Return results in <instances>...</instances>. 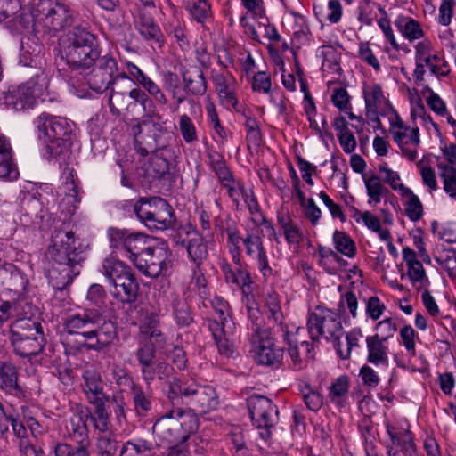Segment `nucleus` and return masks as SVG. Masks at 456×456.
I'll list each match as a JSON object with an SVG mask.
<instances>
[{
  "instance_id": "63",
  "label": "nucleus",
  "mask_w": 456,
  "mask_h": 456,
  "mask_svg": "<svg viewBox=\"0 0 456 456\" xmlns=\"http://www.w3.org/2000/svg\"><path fill=\"white\" fill-rule=\"evenodd\" d=\"M423 184L432 193L438 189L435 170L428 165H418Z\"/></svg>"
},
{
  "instance_id": "54",
  "label": "nucleus",
  "mask_w": 456,
  "mask_h": 456,
  "mask_svg": "<svg viewBox=\"0 0 456 456\" xmlns=\"http://www.w3.org/2000/svg\"><path fill=\"white\" fill-rule=\"evenodd\" d=\"M178 126L185 142L192 143L198 141L196 126L188 115L183 114L179 117Z\"/></svg>"
},
{
  "instance_id": "23",
  "label": "nucleus",
  "mask_w": 456,
  "mask_h": 456,
  "mask_svg": "<svg viewBox=\"0 0 456 456\" xmlns=\"http://www.w3.org/2000/svg\"><path fill=\"white\" fill-rule=\"evenodd\" d=\"M83 392L91 405L107 403L109 396L104 392V383L101 373L94 368H87L83 371Z\"/></svg>"
},
{
  "instance_id": "59",
  "label": "nucleus",
  "mask_w": 456,
  "mask_h": 456,
  "mask_svg": "<svg viewBox=\"0 0 456 456\" xmlns=\"http://www.w3.org/2000/svg\"><path fill=\"white\" fill-rule=\"evenodd\" d=\"M251 87L254 92L260 94H270L272 90L270 74L265 71L256 72L252 77Z\"/></svg>"
},
{
  "instance_id": "7",
  "label": "nucleus",
  "mask_w": 456,
  "mask_h": 456,
  "mask_svg": "<svg viewBox=\"0 0 456 456\" xmlns=\"http://www.w3.org/2000/svg\"><path fill=\"white\" fill-rule=\"evenodd\" d=\"M102 273L112 285L111 294L123 302H134L138 295L139 284L131 269L114 256L103 260Z\"/></svg>"
},
{
  "instance_id": "40",
  "label": "nucleus",
  "mask_w": 456,
  "mask_h": 456,
  "mask_svg": "<svg viewBox=\"0 0 456 456\" xmlns=\"http://www.w3.org/2000/svg\"><path fill=\"white\" fill-rule=\"evenodd\" d=\"M437 169L443 182L444 191L453 199H456V168L437 159Z\"/></svg>"
},
{
  "instance_id": "8",
  "label": "nucleus",
  "mask_w": 456,
  "mask_h": 456,
  "mask_svg": "<svg viewBox=\"0 0 456 456\" xmlns=\"http://www.w3.org/2000/svg\"><path fill=\"white\" fill-rule=\"evenodd\" d=\"M49 82L50 75L42 71L26 83L10 90L4 97V104L16 111L32 109L37 99L45 100Z\"/></svg>"
},
{
  "instance_id": "31",
  "label": "nucleus",
  "mask_w": 456,
  "mask_h": 456,
  "mask_svg": "<svg viewBox=\"0 0 456 456\" xmlns=\"http://www.w3.org/2000/svg\"><path fill=\"white\" fill-rule=\"evenodd\" d=\"M362 182L368 197L367 203L370 207L378 206L382 199L388 193L379 176L372 172L362 175Z\"/></svg>"
},
{
  "instance_id": "21",
  "label": "nucleus",
  "mask_w": 456,
  "mask_h": 456,
  "mask_svg": "<svg viewBox=\"0 0 456 456\" xmlns=\"http://www.w3.org/2000/svg\"><path fill=\"white\" fill-rule=\"evenodd\" d=\"M362 94L368 112L388 118L397 111L393 107L381 85L378 83H365L362 86Z\"/></svg>"
},
{
  "instance_id": "11",
  "label": "nucleus",
  "mask_w": 456,
  "mask_h": 456,
  "mask_svg": "<svg viewBox=\"0 0 456 456\" xmlns=\"http://www.w3.org/2000/svg\"><path fill=\"white\" fill-rule=\"evenodd\" d=\"M266 224L263 215L252 216L245 224L246 234L243 238V245L246 254L255 261L264 277L272 274L266 250L263 244V229L261 224Z\"/></svg>"
},
{
  "instance_id": "12",
  "label": "nucleus",
  "mask_w": 456,
  "mask_h": 456,
  "mask_svg": "<svg viewBox=\"0 0 456 456\" xmlns=\"http://www.w3.org/2000/svg\"><path fill=\"white\" fill-rule=\"evenodd\" d=\"M138 219L150 229L165 230L173 223V212L161 198L141 199L134 207Z\"/></svg>"
},
{
  "instance_id": "34",
  "label": "nucleus",
  "mask_w": 456,
  "mask_h": 456,
  "mask_svg": "<svg viewBox=\"0 0 456 456\" xmlns=\"http://www.w3.org/2000/svg\"><path fill=\"white\" fill-rule=\"evenodd\" d=\"M404 208L405 215L412 222L420 220L424 215V207L418 195L409 188L399 195Z\"/></svg>"
},
{
  "instance_id": "16",
  "label": "nucleus",
  "mask_w": 456,
  "mask_h": 456,
  "mask_svg": "<svg viewBox=\"0 0 456 456\" xmlns=\"http://www.w3.org/2000/svg\"><path fill=\"white\" fill-rule=\"evenodd\" d=\"M171 251L167 242L160 240L148 247L134 258V266L143 274L157 277L167 271L170 264Z\"/></svg>"
},
{
  "instance_id": "55",
  "label": "nucleus",
  "mask_w": 456,
  "mask_h": 456,
  "mask_svg": "<svg viewBox=\"0 0 456 456\" xmlns=\"http://www.w3.org/2000/svg\"><path fill=\"white\" fill-rule=\"evenodd\" d=\"M264 305L267 308L268 317L273 319L274 322H280L282 314L278 294L274 291H268L264 294Z\"/></svg>"
},
{
  "instance_id": "51",
  "label": "nucleus",
  "mask_w": 456,
  "mask_h": 456,
  "mask_svg": "<svg viewBox=\"0 0 456 456\" xmlns=\"http://www.w3.org/2000/svg\"><path fill=\"white\" fill-rule=\"evenodd\" d=\"M107 403L99 405H92L94 407V413L91 415L92 421L95 429L102 433H105L110 429V413L106 407Z\"/></svg>"
},
{
  "instance_id": "43",
  "label": "nucleus",
  "mask_w": 456,
  "mask_h": 456,
  "mask_svg": "<svg viewBox=\"0 0 456 456\" xmlns=\"http://www.w3.org/2000/svg\"><path fill=\"white\" fill-rule=\"evenodd\" d=\"M222 271L226 282L238 288L244 289L253 282L251 275L247 270L241 268L233 270L229 264H224L222 265Z\"/></svg>"
},
{
  "instance_id": "9",
  "label": "nucleus",
  "mask_w": 456,
  "mask_h": 456,
  "mask_svg": "<svg viewBox=\"0 0 456 456\" xmlns=\"http://www.w3.org/2000/svg\"><path fill=\"white\" fill-rule=\"evenodd\" d=\"M14 351L22 357L38 354L44 347V337L40 323L30 318L17 320L11 330Z\"/></svg>"
},
{
  "instance_id": "45",
  "label": "nucleus",
  "mask_w": 456,
  "mask_h": 456,
  "mask_svg": "<svg viewBox=\"0 0 456 456\" xmlns=\"http://www.w3.org/2000/svg\"><path fill=\"white\" fill-rule=\"evenodd\" d=\"M350 387V379L347 375L338 376L330 385L329 398L336 404H342L345 401Z\"/></svg>"
},
{
  "instance_id": "61",
  "label": "nucleus",
  "mask_w": 456,
  "mask_h": 456,
  "mask_svg": "<svg viewBox=\"0 0 456 456\" xmlns=\"http://www.w3.org/2000/svg\"><path fill=\"white\" fill-rule=\"evenodd\" d=\"M338 306L341 314H346L348 313L353 318H356L358 300L353 292H346L342 295Z\"/></svg>"
},
{
  "instance_id": "14",
  "label": "nucleus",
  "mask_w": 456,
  "mask_h": 456,
  "mask_svg": "<svg viewBox=\"0 0 456 456\" xmlns=\"http://www.w3.org/2000/svg\"><path fill=\"white\" fill-rule=\"evenodd\" d=\"M307 329L313 340L320 337L337 339L342 330V323L337 313L318 305L309 313Z\"/></svg>"
},
{
  "instance_id": "27",
  "label": "nucleus",
  "mask_w": 456,
  "mask_h": 456,
  "mask_svg": "<svg viewBox=\"0 0 456 456\" xmlns=\"http://www.w3.org/2000/svg\"><path fill=\"white\" fill-rule=\"evenodd\" d=\"M68 432L78 444L76 449L71 447V456H89L87 447L89 438L87 427L80 414H75L71 417L69 425L67 426Z\"/></svg>"
},
{
  "instance_id": "36",
  "label": "nucleus",
  "mask_w": 456,
  "mask_h": 456,
  "mask_svg": "<svg viewBox=\"0 0 456 456\" xmlns=\"http://www.w3.org/2000/svg\"><path fill=\"white\" fill-rule=\"evenodd\" d=\"M321 55L322 56V69L327 74H340V49L332 45H323L321 48Z\"/></svg>"
},
{
  "instance_id": "38",
  "label": "nucleus",
  "mask_w": 456,
  "mask_h": 456,
  "mask_svg": "<svg viewBox=\"0 0 456 456\" xmlns=\"http://www.w3.org/2000/svg\"><path fill=\"white\" fill-rule=\"evenodd\" d=\"M362 338L363 332L360 327H354L346 332V346H343L340 342L336 344V350L339 357L342 359H348L353 350L359 349L361 347V341Z\"/></svg>"
},
{
  "instance_id": "53",
  "label": "nucleus",
  "mask_w": 456,
  "mask_h": 456,
  "mask_svg": "<svg viewBox=\"0 0 456 456\" xmlns=\"http://www.w3.org/2000/svg\"><path fill=\"white\" fill-rule=\"evenodd\" d=\"M351 217L355 223L363 224L372 232L379 230V224H381L379 218L370 211H360L356 208H352Z\"/></svg>"
},
{
  "instance_id": "26",
  "label": "nucleus",
  "mask_w": 456,
  "mask_h": 456,
  "mask_svg": "<svg viewBox=\"0 0 456 456\" xmlns=\"http://www.w3.org/2000/svg\"><path fill=\"white\" fill-rule=\"evenodd\" d=\"M58 196H66L68 204L76 205L81 200L80 189L77 177L73 167L69 165L61 164L60 185L58 187Z\"/></svg>"
},
{
  "instance_id": "33",
  "label": "nucleus",
  "mask_w": 456,
  "mask_h": 456,
  "mask_svg": "<svg viewBox=\"0 0 456 456\" xmlns=\"http://www.w3.org/2000/svg\"><path fill=\"white\" fill-rule=\"evenodd\" d=\"M318 264L329 274L334 275L344 266L346 261L332 248L320 246L317 251Z\"/></svg>"
},
{
  "instance_id": "18",
  "label": "nucleus",
  "mask_w": 456,
  "mask_h": 456,
  "mask_svg": "<svg viewBox=\"0 0 456 456\" xmlns=\"http://www.w3.org/2000/svg\"><path fill=\"white\" fill-rule=\"evenodd\" d=\"M33 16L38 24L53 28H64L72 26V16L66 5L58 0H38L33 11Z\"/></svg>"
},
{
  "instance_id": "2",
  "label": "nucleus",
  "mask_w": 456,
  "mask_h": 456,
  "mask_svg": "<svg viewBox=\"0 0 456 456\" xmlns=\"http://www.w3.org/2000/svg\"><path fill=\"white\" fill-rule=\"evenodd\" d=\"M82 253V245L73 232H54L46 253L53 262L47 276L53 288L63 289L79 274Z\"/></svg>"
},
{
  "instance_id": "58",
  "label": "nucleus",
  "mask_w": 456,
  "mask_h": 456,
  "mask_svg": "<svg viewBox=\"0 0 456 456\" xmlns=\"http://www.w3.org/2000/svg\"><path fill=\"white\" fill-rule=\"evenodd\" d=\"M110 77L107 72L102 69L94 70L88 78L89 86L97 93L106 90L110 85Z\"/></svg>"
},
{
  "instance_id": "19",
  "label": "nucleus",
  "mask_w": 456,
  "mask_h": 456,
  "mask_svg": "<svg viewBox=\"0 0 456 456\" xmlns=\"http://www.w3.org/2000/svg\"><path fill=\"white\" fill-rule=\"evenodd\" d=\"M219 179L223 186L227 190L229 197L240 208L242 202L248 208L252 216L262 215L259 212L258 203L251 188H246L240 180H236L228 170L221 167Z\"/></svg>"
},
{
  "instance_id": "30",
  "label": "nucleus",
  "mask_w": 456,
  "mask_h": 456,
  "mask_svg": "<svg viewBox=\"0 0 456 456\" xmlns=\"http://www.w3.org/2000/svg\"><path fill=\"white\" fill-rule=\"evenodd\" d=\"M210 304L216 314V317L213 321L216 320L222 330L228 335H234L236 330L235 322L231 316L230 305L223 297L215 296L211 300Z\"/></svg>"
},
{
  "instance_id": "64",
  "label": "nucleus",
  "mask_w": 456,
  "mask_h": 456,
  "mask_svg": "<svg viewBox=\"0 0 456 456\" xmlns=\"http://www.w3.org/2000/svg\"><path fill=\"white\" fill-rule=\"evenodd\" d=\"M302 208L305 217L312 224V225H318L322 217V210L316 205L314 200L312 198L307 199V201L303 203Z\"/></svg>"
},
{
  "instance_id": "13",
  "label": "nucleus",
  "mask_w": 456,
  "mask_h": 456,
  "mask_svg": "<svg viewBox=\"0 0 456 456\" xmlns=\"http://www.w3.org/2000/svg\"><path fill=\"white\" fill-rule=\"evenodd\" d=\"M252 329L249 343L250 354L254 360L261 365L279 364L283 357V350L275 345L271 331L255 325Z\"/></svg>"
},
{
  "instance_id": "25",
  "label": "nucleus",
  "mask_w": 456,
  "mask_h": 456,
  "mask_svg": "<svg viewBox=\"0 0 456 456\" xmlns=\"http://www.w3.org/2000/svg\"><path fill=\"white\" fill-rule=\"evenodd\" d=\"M367 362L378 368H387L389 365V347L379 336L369 335L365 338Z\"/></svg>"
},
{
  "instance_id": "17",
  "label": "nucleus",
  "mask_w": 456,
  "mask_h": 456,
  "mask_svg": "<svg viewBox=\"0 0 456 456\" xmlns=\"http://www.w3.org/2000/svg\"><path fill=\"white\" fill-rule=\"evenodd\" d=\"M248 410L254 425L259 430L260 437L267 441L271 428L277 422L278 411L270 399L262 395H252L248 399Z\"/></svg>"
},
{
  "instance_id": "48",
  "label": "nucleus",
  "mask_w": 456,
  "mask_h": 456,
  "mask_svg": "<svg viewBox=\"0 0 456 456\" xmlns=\"http://www.w3.org/2000/svg\"><path fill=\"white\" fill-rule=\"evenodd\" d=\"M0 387L9 393L19 390L17 370L12 363H4L0 368Z\"/></svg>"
},
{
  "instance_id": "3",
  "label": "nucleus",
  "mask_w": 456,
  "mask_h": 456,
  "mask_svg": "<svg viewBox=\"0 0 456 456\" xmlns=\"http://www.w3.org/2000/svg\"><path fill=\"white\" fill-rule=\"evenodd\" d=\"M69 333L80 334L91 341L89 347L101 350L110 346L117 338L116 328L96 310L69 315L64 323Z\"/></svg>"
},
{
  "instance_id": "35",
  "label": "nucleus",
  "mask_w": 456,
  "mask_h": 456,
  "mask_svg": "<svg viewBox=\"0 0 456 456\" xmlns=\"http://www.w3.org/2000/svg\"><path fill=\"white\" fill-rule=\"evenodd\" d=\"M410 115L412 123L417 125L419 123L429 133H431L432 130L436 134L439 133L436 124L433 121L431 116L427 113L424 104L419 98L411 100Z\"/></svg>"
},
{
  "instance_id": "49",
  "label": "nucleus",
  "mask_w": 456,
  "mask_h": 456,
  "mask_svg": "<svg viewBox=\"0 0 456 456\" xmlns=\"http://www.w3.org/2000/svg\"><path fill=\"white\" fill-rule=\"evenodd\" d=\"M426 67L429 69L431 74L437 77H446L450 72V67L444 55L436 53L428 55L427 60L423 61V69H426Z\"/></svg>"
},
{
  "instance_id": "52",
  "label": "nucleus",
  "mask_w": 456,
  "mask_h": 456,
  "mask_svg": "<svg viewBox=\"0 0 456 456\" xmlns=\"http://www.w3.org/2000/svg\"><path fill=\"white\" fill-rule=\"evenodd\" d=\"M156 126L151 121H143L140 125H138L136 127L134 128V133L135 136V142L137 143H143L147 148H143L142 150V154L145 155L149 152V151H153L158 147L157 142L155 139H152V142L150 140H147L143 136H141L140 134L143 132H150L152 129H155Z\"/></svg>"
},
{
  "instance_id": "28",
  "label": "nucleus",
  "mask_w": 456,
  "mask_h": 456,
  "mask_svg": "<svg viewBox=\"0 0 456 456\" xmlns=\"http://www.w3.org/2000/svg\"><path fill=\"white\" fill-rule=\"evenodd\" d=\"M37 32V30H27L20 39V60L24 66H30L43 50Z\"/></svg>"
},
{
  "instance_id": "44",
  "label": "nucleus",
  "mask_w": 456,
  "mask_h": 456,
  "mask_svg": "<svg viewBox=\"0 0 456 456\" xmlns=\"http://www.w3.org/2000/svg\"><path fill=\"white\" fill-rule=\"evenodd\" d=\"M379 171L382 176L381 180L387 183L390 189L401 195L409 189L401 178L399 173L390 168L387 163L379 166Z\"/></svg>"
},
{
  "instance_id": "60",
  "label": "nucleus",
  "mask_w": 456,
  "mask_h": 456,
  "mask_svg": "<svg viewBox=\"0 0 456 456\" xmlns=\"http://www.w3.org/2000/svg\"><path fill=\"white\" fill-rule=\"evenodd\" d=\"M228 243H229V251L232 256V260L240 265V243H243V238L239 233L238 231L234 229H228Z\"/></svg>"
},
{
  "instance_id": "42",
  "label": "nucleus",
  "mask_w": 456,
  "mask_h": 456,
  "mask_svg": "<svg viewBox=\"0 0 456 456\" xmlns=\"http://www.w3.org/2000/svg\"><path fill=\"white\" fill-rule=\"evenodd\" d=\"M187 253L191 261L199 267L208 256V249L204 239L199 233H194L186 246Z\"/></svg>"
},
{
  "instance_id": "41",
  "label": "nucleus",
  "mask_w": 456,
  "mask_h": 456,
  "mask_svg": "<svg viewBox=\"0 0 456 456\" xmlns=\"http://www.w3.org/2000/svg\"><path fill=\"white\" fill-rule=\"evenodd\" d=\"M435 260L439 268L444 271L451 279L456 278V249L444 248L437 250Z\"/></svg>"
},
{
  "instance_id": "50",
  "label": "nucleus",
  "mask_w": 456,
  "mask_h": 456,
  "mask_svg": "<svg viewBox=\"0 0 456 456\" xmlns=\"http://www.w3.org/2000/svg\"><path fill=\"white\" fill-rule=\"evenodd\" d=\"M299 387L306 407L313 411H317L323 403L322 395L308 383H302Z\"/></svg>"
},
{
  "instance_id": "39",
  "label": "nucleus",
  "mask_w": 456,
  "mask_h": 456,
  "mask_svg": "<svg viewBox=\"0 0 456 456\" xmlns=\"http://www.w3.org/2000/svg\"><path fill=\"white\" fill-rule=\"evenodd\" d=\"M332 244L335 252L346 257L353 258L356 255V245L354 240L345 232L336 230L332 234Z\"/></svg>"
},
{
  "instance_id": "29",
  "label": "nucleus",
  "mask_w": 456,
  "mask_h": 456,
  "mask_svg": "<svg viewBox=\"0 0 456 456\" xmlns=\"http://www.w3.org/2000/svg\"><path fill=\"white\" fill-rule=\"evenodd\" d=\"M18 176V169L12 161L11 143L0 132V178L15 180Z\"/></svg>"
},
{
  "instance_id": "46",
  "label": "nucleus",
  "mask_w": 456,
  "mask_h": 456,
  "mask_svg": "<svg viewBox=\"0 0 456 456\" xmlns=\"http://www.w3.org/2000/svg\"><path fill=\"white\" fill-rule=\"evenodd\" d=\"M205 109L210 126L215 132L214 139L218 142H225L227 140V133L221 125L214 102L208 96L206 99Z\"/></svg>"
},
{
  "instance_id": "56",
  "label": "nucleus",
  "mask_w": 456,
  "mask_h": 456,
  "mask_svg": "<svg viewBox=\"0 0 456 456\" xmlns=\"http://www.w3.org/2000/svg\"><path fill=\"white\" fill-rule=\"evenodd\" d=\"M188 11L199 23L203 24L210 17V6L207 0L193 1L188 5Z\"/></svg>"
},
{
  "instance_id": "47",
  "label": "nucleus",
  "mask_w": 456,
  "mask_h": 456,
  "mask_svg": "<svg viewBox=\"0 0 456 456\" xmlns=\"http://www.w3.org/2000/svg\"><path fill=\"white\" fill-rule=\"evenodd\" d=\"M415 49L416 68L414 77L418 81H422L426 74V69H423V61H426L427 57L434 53L432 52L431 43L428 40L419 42L415 45Z\"/></svg>"
},
{
  "instance_id": "57",
  "label": "nucleus",
  "mask_w": 456,
  "mask_h": 456,
  "mask_svg": "<svg viewBox=\"0 0 456 456\" xmlns=\"http://www.w3.org/2000/svg\"><path fill=\"white\" fill-rule=\"evenodd\" d=\"M168 170L169 165L167 160L159 155L151 157L146 167L147 174L152 177H161Z\"/></svg>"
},
{
  "instance_id": "10",
  "label": "nucleus",
  "mask_w": 456,
  "mask_h": 456,
  "mask_svg": "<svg viewBox=\"0 0 456 456\" xmlns=\"http://www.w3.org/2000/svg\"><path fill=\"white\" fill-rule=\"evenodd\" d=\"M388 132L394 142L399 148L402 156L409 161H414L419 157V148L421 142L419 128L417 124H406L396 111L387 118Z\"/></svg>"
},
{
  "instance_id": "5",
  "label": "nucleus",
  "mask_w": 456,
  "mask_h": 456,
  "mask_svg": "<svg viewBox=\"0 0 456 456\" xmlns=\"http://www.w3.org/2000/svg\"><path fill=\"white\" fill-rule=\"evenodd\" d=\"M140 341L136 350V358L142 367V374L147 383L156 377L154 344L162 341V334L158 329V319L147 309L139 312Z\"/></svg>"
},
{
  "instance_id": "22",
  "label": "nucleus",
  "mask_w": 456,
  "mask_h": 456,
  "mask_svg": "<svg viewBox=\"0 0 456 456\" xmlns=\"http://www.w3.org/2000/svg\"><path fill=\"white\" fill-rule=\"evenodd\" d=\"M213 82L221 104L227 110L240 111L235 77L229 72L218 73L214 76Z\"/></svg>"
},
{
  "instance_id": "37",
  "label": "nucleus",
  "mask_w": 456,
  "mask_h": 456,
  "mask_svg": "<svg viewBox=\"0 0 456 456\" xmlns=\"http://www.w3.org/2000/svg\"><path fill=\"white\" fill-rule=\"evenodd\" d=\"M209 330L216 340L219 353L228 357H233L235 350L234 345L231 339L232 335L225 334L222 330V328H220V324L216 320L209 322Z\"/></svg>"
},
{
  "instance_id": "6",
  "label": "nucleus",
  "mask_w": 456,
  "mask_h": 456,
  "mask_svg": "<svg viewBox=\"0 0 456 456\" xmlns=\"http://www.w3.org/2000/svg\"><path fill=\"white\" fill-rule=\"evenodd\" d=\"M38 139L45 145L49 153L54 157L65 159L69 152V135L71 125L61 117L42 113L34 121Z\"/></svg>"
},
{
  "instance_id": "1",
  "label": "nucleus",
  "mask_w": 456,
  "mask_h": 456,
  "mask_svg": "<svg viewBox=\"0 0 456 456\" xmlns=\"http://www.w3.org/2000/svg\"><path fill=\"white\" fill-rule=\"evenodd\" d=\"M168 397L171 401L181 397L184 403L192 405L194 410L175 407L156 420L153 433L167 444L185 442L197 431L199 419L194 411L208 413L218 405L214 387L194 382L189 384L178 379L170 383Z\"/></svg>"
},
{
  "instance_id": "24",
  "label": "nucleus",
  "mask_w": 456,
  "mask_h": 456,
  "mask_svg": "<svg viewBox=\"0 0 456 456\" xmlns=\"http://www.w3.org/2000/svg\"><path fill=\"white\" fill-rule=\"evenodd\" d=\"M402 255L407 267V275L412 285L417 289H427L429 286V280L422 263L418 259L417 253L411 248H403Z\"/></svg>"
},
{
  "instance_id": "20",
  "label": "nucleus",
  "mask_w": 456,
  "mask_h": 456,
  "mask_svg": "<svg viewBox=\"0 0 456 456\" xmlns=\"http://www.w3.org/2000/svg\"><path fill=\"white\" fill-rule=\"evenodd\" d=\"M108 237L110 247L124 252V256L133 263L134 258L139 256V251L142 250L146 244V237L142 233L125 229L110 228Z\"/></svg>"
},
{
  "instance_id": "62",
  "label": "nucleus",
  "mask_w": 456,
  "mask_h": 456,
  "mask_svg": "<svg viewBox=\"0 0 456 456\" xmlns=\"http://www.w3.org/2000/svg\"><path fill=\"white\" fill-rule=\"evenodd\" d=\"M386 310L385 304L376 296L365 300L366 314L373 321L379 319Z\"/></svg>"
},
{
  "instance_id": "4",
  "label": "nucleus",
  "mask_w": 456,
  "mask_h": 456,
  "mask_svg": "<svg viewBox=\"0 0 456 456\" xmlns=\"http://www.w3.org/2000/svg\"><path fill=\"white\" fill-rule=\"evenodd\" d=\"M59 46L61 58L73 69L89 68L100 55L97 39L88 30H67Z\"/></svg>"
},
{
  "instance_id": "32",
  "label": "nucleus",
  "mask_w": 456,
  "mask_h": 456,
  "mask_svg": "<svg viewBox=\"0 0 456 456\" xmlns=\"http://www.w3.org/2000/svg\"><path fill=\"white\" fill-rule=\"evenodd\" d=\"M328 86L330 91V101L334 107L347 115L350 120H360L352 111L351 97L347 90L340 86H332L331 82H328Z\"/></svg>"
},
{
  "instance_id": "15",
  "label": "nucleus",
  "mask_w": 456,
  "mask_h": 456,
  "mask_svg": "<svg viewBox=\"0 0 456 456\" xmlns=\"http://www.w3.org/2000/svg\"><path fill=\"white\" fill-rule=\"evenodd\" d=\"M385 427L391 444L387 456H418L410 424L404 419L386 420Z\"/></svg>"
}]
</instances>
